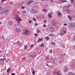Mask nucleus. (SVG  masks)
<instances>
[{"label":"nucleus","mask_w":75,"mask_h":75,"mask_svg":"<svg viewBox=\"0 0 75 75\" xmlns=\"http://www.w3.org/2000/svg\"><path fill=\"white\" fill-rule=\"evenodd\" d=\"M68 26L70 28H74L75 27V23H68Z\"/></svg>","instance_id":"1"},{"label":"nucleus","mask_w":75,"mask_h":75,"mask_svg":"<svg viewBox=\"0 0 75 75\" xmlns=\"http://www.w3.org/2000/svg\"><path fill=\"white\" fill-rule=\"evenodd\" d=\"M33 54H30L29 55V57L30 58H34L36 56V52L33 53Z\"/></svg>","instance_id":"2"},{"label":"nucleus","mask_w":75,"mask_h":75,"mask_svg":"<svg viewBox=\"0 0 75 75\" xmlns=\"http://www.w3.org/2000/svg\"><path fill=\"white\" fill-rule=\"evenodd\" d=\"M17 23H20V21H23V20L21 19V18H20L18 16V15L17 16V17L16 19Z\"/></svg>","instance_id":"3"},{"label":"nucleus","mask_w":75,"mask_h":75,"mask_svg":"<svg viewBox=\"0 0 75 75\" xmlns=\"http://www.w3.org/2000/svg\"><path fill=\"white\" fill-rule=\"evenodd\" d=\"M30 13L33 14H35V13H38V11L35 10L33 9H32L30 10Z\"/></svg>","instance_id":"4"},{"label":"nucleus","mask_w":75,"mask_h":75,"mask_svg":"<svg viewBox=\"0 0 75 75\" xmlns=\"http://www.w3.org/2000/svg\"><path fill=\"white\" fill-rule=\"evenodd\" d=\"M25 32L23 33V35H28L30 33V32L28 30H25Z\"/></svg>","instance_id":"5"},{"label":"nucleus","mask_w":75,"mask_h":75,"mask_svg":"<svg viewBox=\"0 0 75 75\" xmlns=\"http://www.w3.org/2000/svg\"><path fill=\"white\" fill-rule=\"evenodd\" d=\"M66 31L64 30V31H62L61 32H60L59 33V34H60V35H61L62 36V35H63L64 34H66Z\"/></svg>","instance_id":"6"},{"label":"nucleus","mask_w":75,"mask_h":75,"mask_svg":"<svg viewBox=\"0 0 75 75\" xmlns=\"http://www.w3.org/2000/svg\"><path fill=\"white\" fill-rule=\"evenodd\" d=\"M68 70H69V69H68V67H66L64 68V72L65 73L67 72Z\"/></svg>","instance_id":"7"},{"label":"nucleus","mask_w":75,"mask_h":75,"mask_svg":"<svg viewBox=\"0 0 75 75\" xmlns=\"http://www.w3.org/2000/svg\"><path fill=\"white\" fill-rule=\"evenodd\" d=\"M16 32H18V33H20L21 30V29L19 28H17L16 29Z\"/></svg>","instance_id":"8"},{"label":"nucleus","mask_w":75,"mask_h":75,"mask_svg":"<svg viewBox=\"0 0 75 75\" xmlns=\"http://www.w3.org/2000/svg\"><path fill=\"white\" fill-rule=\"evenodd\" d=\"M54 28H50L49 29V30L50 31H51V32H52V31H54Z\"/></svg>","instance_id":"9"},{"label":"nucleus","mask_w":75,"mask_h":75,"mask_svg":"<svg viewBox=\"0 0 75 75\" xmlns=\"http://www.w3.org/2000/svg\"><path fill=\"white\" fill-rule=\"evenodd\" d=\"M33 2V1H30L28 2L27 4L28 5H30V3H32Z\"/></svg>","instance_id":"10"},{"label":"nucleus","mask_w":75,"mask_h":75,"mask_svg":"<svg viewBox=\"0 0 75 75\" xmlns=\"http://www.w3.org/2000/svg\"><path fill=\"white\" fill-rule=\"evenodd\" d=\"M4 11H5V13H8V11H9V9H5L4 10Z\"/></svg>","instance_id":"11"},{"label":"nucleus","mask_w":75,"mask_h":75,"mask_svg":"<svg viewBox=\"0 0 75 75\" xmlns=\"http://www.w3.org/2000/svg\"><path fill=\"white\" fill-rule=\"evenodd\" d=\"M8 23L9 25H11L13 24V22L11 21H9L8 22Z\"/></svg>","instance_id":"12"},{"label":"nucleus","mask_w":75,"mask_h":75,"mask_svg":"<svg viewBox=\"0 0 75 75\" xmlns=\"http://www.w3.org/2000/svg\"><path fill=\"white\" fill-rule=\"evenodd\" d=\"M5 59H6V58H4V59L1 58V59H0V61H1V62L2 61H5Z\"/></svg>","instance_id":"13"},{"label":"nucleus","mask_w":75,"mask_h":75,"mask_svg":"<svg viewBox=\"0 0 75 75\" xmlns=\"http://www.w3.org/2000/svg\"><path fill=\"white\" fill-rule=\"evenodd\" d=\"M0 13L1 14H4V13H5V12L4 11V10H3Z\"/></svg>","instance_id":"14"},{"label":"nucleus","mask_w":75,"mask_h":75,"mask_svg":"<svg viewBox=\"0 0 75 75\" xmlns=\"http://www.w3.org/2000/svg\"><path fill=\"white\" fill-rule=\"evenodd\" d=\"M48 16L49 18H51V16H52V15H51V14H49L48 15Z\"/></svg>","instance_id":"15"},{"label":"nucleus","mask_w":75,"mask_h":75,"mask_svg":"<svg viewBox=\"0 0 75 75\" xmlns=\"http://www.w3.org/2000/svg\"><path fill=\"white\" fill-rule=\"evenodd\" d=\"M52 24L53 26H55V25H56V23H55V22H53L52 23Z\"/></svg>","instance_id":"16"},{"label":"nucleus","mask_w":75,"mask_h":75,"mask_svg":"<svg viewBox=\"0 0 75 75\" xmlns=\"http://www.w3.org/2000/svg\"><path fill=\"white\" fill-rule=\"evenodd\" d=\"M68 17L69 18V20H72V17H71V16H68Z\"/></svg>","instance_id":"17"},{"label":"nucleus","mask_w":75,"mask_h":75,"mask_svg":"<svg viewBox=\"0 0 75 75\" xmlns=\"http://www.w3.org/2000/svg\"><path fill=\"white\" fill-rule=\"evenodd\" d=\"M61 12H59L58 13V16L59 17H60L61 16Z\"/></svg>","instance_id":"18"},{"label":"nucleus","mask_w":75,"mask_h":75,"mask_svg":"<svg viewBox=\"0 0 75 75\" xmlns=\"http://www.w3.org/2000/svg\"><path fill=\"white\" fill-rule=\"evenodd\" d=\"M40 32V30L39 29L37 30V33H39Z\"/></svg>","instance_id":"19"},{"label":"nucleus","mask_w":75,"mask_h":75,"mask_svg":"<svg viewBox=\"0 0 75 75\" xmlns=\"http://www.w3.org/2000/svg\"><path fill=\"white\" fill-rule=\"evenodd\" d=\"M42 41V38H39V40H38V42H40V41Z\"/></svg>","instance_id":"20"},{"label":"nucleus","mask_w":75,"mask_h":75,"mask_svg":"<svg viewBox=\"0 0 75 75\" xmlns=\"http://www.w3.org/2000/svg\"><path fill=\"white\" fill-rule=\"evenodd\" d=\"M51 44H52V45H55V42H51Z\"/></svg>","instance_id":"21"},{"label":"nucleus","mask_w":75,"mask_h":75,"mask_svg":"<svg viewBox=\"0 0 75 75\" xmlns=\"http://www.w3.org/2000/svg\"><path fill=\"white\" fill-rule=\"evenodd\" d=\"M42 11H44V12H46L47 11V10L45 9H42Z\"/></svg>","instance_id":"22"},{"label":"nucleus","mask_w":75,"mask_h":75,"mask_svg":"<svg viewBox=\"0 0 75 75\" xmlns=\"http://www.w3.org/2000/svg\"><path fill=\"white\" fill-rule=\"evenodd\" d=\"M65 2H67V1H66L65 0H63L62 1V3H65Z\"/></svg>","instance_id":"23"},{"label":"nucleus","mask_w":75,"mask_h":75,"mask_svg":"<svg viewBox=\"0 0 75 75\" xmlns=\"http://www.w3.org/2000/svg\"><path fill=\"white\" fill-rule=\"evenodd\" d=\"M45 38L46 40H47V41L49 40V38L48 37H46Z\"/></svg>","instance_id":"24"},{"label":"nucleus","mask_w":75,"mask_h":75,"mask_svg":"<svg viewBox=\"0 0 75 75\" xmlns=\"http://www.w3.org/2000/svg\"><path fill=\"white\" fill-rule=\"evenodd\" d=\"M10 71V69H8L7 70V73H8V72H9Z\"/></svg>","instance_id":"25"},{"label":"nucleus","mask_w":75,"mask_h":75,"mask_svg":"<svg viewBox=\"0 0 75 75\" xmlns=\"http://www.w3.org/2000/svg\"><path fill=\"white\" fill-rule=\"evenodd\" d=\"M32 74H33V75H35V71H33V72H32Z\"/></svg>","instance_id":"26"},{"label":"nucleus","mask_w":75,"mask_h":75,"mask_svg":"<svg viewBox=\"0 0 75 75\" xmlns=\"http://www.w3.org/2000/svg\"><path fill=\"white\" fill-rule=\"evenodd\" d=\"M69 75H75V74H74L72 72H71L70 73Z\"/></svg>","instance_id":"27"},{"label":"nucleus","mask_w":75,"mask_h":75,"mask_svg":"<svg viewBox=\"0 0 75 75\" xmlns=\"http://www.w3.org/2000/svg\"><path fill=\"white\" fill-rule=\"evenodd\" d=\"M24 49H25L27 48V45H24Z\"/></svg>","instance_id":"28"},{"label":"nucleus","mask_w":75,"mask_h":75,"mask_svg":"<svg viewBox=\"0 0 75 75\" xmlns=\"http://www.w3.org/2000/svg\"><path fill=\"white\" fill-rule=\"evenodd\" d=\"M25 8V6H22L21 7L22 9H24Z\"/></svg>","instance_id":"29"},{"label":"nucleus","mask_w":75,"mask_h":75,"mask_svg":"<svg viewBox=\"0 0 75 75\" xmlns=\"http://www.w3.org/2000/svg\"><path fill=\"white\" fill-rule=\"evenodd\" d=\"M44 46V45L43 44H41L40 46L41 47H42Z\"/></svg>","instance_id":"30"},{"label":"nucleus","mask_w":75,"mask_h":75,"mask_svg":"<svg viewBox=\"0 0 75 75\" xmlns=\"http://www.w3.org/2000/svg\"><path fill=\"white\" fill-rule=\"evenodd\" d=\"M46 58L47 59H49V57L48 56H47L46 57Z\"/></svg>","instance_id":"31"},{"label":"nucleus","mask_w":75,"mask_h":75,"mask_svg":"<svg viewBox=\"0 0 75 75\" xmlns=\"http://www.w3.org/2000/svg\"><path fill=\"white\" fill-rule=\"evenodd\" d=\"M73 48L74 49V50L75 49V45H74L73 46Z\"/></svg>","instance_id":"32"},{"label":"nucleus","mask_w":75,"mask_h":75,"mask_svg":"<svg viewBox=\"0 0 75 75\" xmlns=\"http://www.w3.org/2000/svg\"><path fill=\"white\" fill-rule=\"evenodd\" d=\"M17 43L18 44V45H20V42H17Z\"/></svg>","instance_id":"33"},{"label":"nucleus","mask_w":75,"mask_h":75,"mask_svg":"<svg viewBox=\"0 0 75 75\" xmlns=\"http://www.w3.org/2000/svg\"><path fill=\"white\" fill-rule=\"evenodd\" d=\"M62 48H65V45H63L62 46Z\"/></svg>","instance_id":"34"},{"label":"nucleus","mask_w":75,"mask_h":75,"mask_svg":"<svg viewBox=\"0 0 75 75\" xmlns=\"http://www.w3.org/2000/svg\"><path fill=\"white\" fill-rule=\"evenodd\" d=\"M49 35V36H53V35L52 34H50Z\"/></svg>","instance_id":"35"},{"label":"nucleus","mask_w":75,"mask_h":75,"mask_svg":"<svg viewBox=\"0 0 75 75\" xmlns=\"http://www.w3.org/2000/svg\"><path fill=\"white\" fill-rule=\"evenodd\" d=\"M57 75H62V74H59V72H58L57 73Z\"/></svg>","instance_id":"36"},{"label":"nucleus","mask_w":75,"mask_h":75,"mask_svg":"<svg viewBox=\"0 0 75 75\" xmlns=\"http://www.w3.org/2000/svg\"><path fill=\"white\" fill-rule=\"evenodd\" d=\"M26 13V11H23V13Z\"/></svg>","instance_id":"37"},{"label":"nucleus","mask_w":75,"mask_h":75,"mask_svg":"<svg viewBox=\"0 0 75 75\" xmlns=\"http://www.w3.org/2000/svg\"><path fill=\"white\" fill-rule=\"evenodd\" d=\"M33 20L34 21H36V19L35 18H33Z\"/></svg>","instance_id":"38"},{"label":"nucleus","mask_w":75,"mask_h":75,"mask_svg":"<svg viewBox=\"0 0 75 75\" xmlns=\"http://www.w3.org/2000/svg\"><path fill=\"white\" fill-rule=\"evenodd\" d=\"M59 64H61L62 63V61H60V62H59Z\"/></svg>","instance_id":"39"},{"label":"nucleus","mask_w":75,"mask_h":75,"mask_svg":"<svg viewBox=\"0 0 75 75\" xmlns=\"http://www.w3.org/2000/svg\"><path fill=\"white\" fill-rule=\"evenodd\" d=\"M46 22H47V21L46 20H45L44 21V23H46Z\"/></svg>","instance_id":"40"},{"label":"nucleus","mask_w":75,"mask_h":75,"mask_svg":"<svg viewBox=\"0 0 75 75\" xmlns=\"http://www.w3.org/2000/svg\"><path fill=\"white\" fill-rule=\"evenodd\" d=\"M43 27H47V26L46 25V24H44L43 25Z\"/></svg>","instance_id":"41"},{"label":"nucleus","mask_w":75,"mask_h":75,"mask_svg":"<svg viewBox=\"0 0 75 75\" xmlns=\"http://www.w3.org/2000/svg\"><path fill=\"white\" fill-rule=\"evenodd\" d=\"M49 52L50 53H52V50H51Z\"/></svg>","instance_id":"42"},{"label":"nucleus","mask_w":75,"mask_h":75,"mask_svg":"<svg viewBox=\"0 0 75 75\" xmlns=\"http://www.w3.org/2000/svg\"><path fill=\"white\" fill-rule=\"evenodd\" d=\"M5 0H1V3H3V2H4V1Z\"/></svg>","instance_id":"43"},{"label":"nucleus","mask_w":75,"mask_h":75,"mask_svg":"<svg viewBox=\"0 0 75 75\" xmlns=\"http://www.w3.org/2000/svg\"><path fill=\"white\" fill-rule=\"evenodd\" d=\"M64 25H65V26H66V25H67V24L64 23Z\"/></svg>","instance_id":"44"},{"label":"nucleus","mask_w":75,"mask_h":75,"mask_svg":"<svg viewBox=\"0 0 75 75\" xmlns=\"http://www.w3.org/2000/svg\"><path fill=\"white\" fill-rule=\"evenodd\" d=\"M35 36H36V37H37V36H38V34L37 33H35Z\"/></svg>","instance_id":"45"},{"label":"nucleus","mask_w":75,"mask_h":75,"mask_svg":"<svg viewBox=\"0 0 75 75\" xmlns=\"http://www.w3.org/2000/svg\"><path fill=\"white\" fill-rule=\"evenodd\" d=\"M11 75H16V74H14V73H12L11 74Z\"/></svg>","instance_id":"46"},{"label":"nucleus","mask_w":75,"mask_h":75,"mask_svg":"<svg viewBox=\"0 0 75 75\" xmlns=\"http://www.w3.org/2000/svg\"><path fill=\"white\" fill-rule=\"evenodd\" d=\"M33 47V45H31L30 46V47L32 48Z\"/></svg>","instance_id":"47"},{"label":"nucleus","mask_w":75,"mask_h":75,"mask_svg":"<svg viewBox=\"0 0 75 75\" xmlns=\"http://www.w3.org/2000/svg\"><path fill=\"white\" fill-rule=\"evenodd\" d=\"M35 25H38V24L37 23H36L35 24Z\"/></svg>","instance_id":"48"},{"label":"nucleus","mask_w":75,"mask_h":75,"mask_svg":"<svg viewBox=\"0 0 75 75\" xmlns=\"http://www.w3.org/2000/svg\"><path fill=\"white\" fill-rule=\"evenodd\" d=\"M31 22H32V21H29V23H31Z\"/></svg>","instance_id":"49"},{"label":"nucleus","mask_w":75,"mask_h":75,"mask_svg":"<svg viewBox=\"0 0 75 75\" xmlns=\"http://www.w3.org/2000/svg\"><path fill=\"white\" fill-rule=\"evenodd\" d=\"M2 38V39H3V40H4V37H3V36Z\"/></svg>","instance_id":"50"},{"label":"nucleus","mask_w":75,"mask_h":75,"mask_svg":"<svg viewBox=\"0 0 75 75\" xmlns=\"http://www.w3.org/2000/svg\"><path fill=\"white\" fill-rule=\"evenodd\" d=\"M71 1L72 3H73V2H74L73 0H71Z\"/></svg>","instance_id":"51"},{"label":"nucleus","mask_w":75,"mask_h":75,"mask_svg":"<svg viewBox=\"0 0 75 75\" xmlns=\"http://www.w3.org/2000/svg\"><path fill=\"white\" fill-rule=\"evenodd\" d=\"M0 10H2V8L0 6Z\"/></svg>","instance_id":"52"},{"label":"nucleus","mask_w":75,"mask_h":75,"mask_svg":"<svg viewBox=\"0 0 75 75\" xmlns=\"http://www.w3.org/2000/svg\"><path fill=\"white\" fill-rule=\"evenodd\" d=\"M63 55H64V56H65V53H64L63 54Z\"/></svg>","instance_id":"53"},{"label":"nucleus","mask_w":75,"mask_h":75,"mask_svg":"<svg viewBox=\"0 0 75 75\" xmlns=\"http://www.w3.org/2000/svg\"><path fill=\"white\" fill-rule=\"evenodd\" d=\"M13 4V3H10V4Z\"/></svg>","instance_id":"54"},{"label":"nucleus","mask_w":75,"mask_h":75,"mask_svg":"<svg viewBox=\"0 0 75 75\" xmlns=\"http://www.w3.org/2000/svg\"><path fill=\"white\" fill-rule=\"evenodd\" d=\"M2 23V22H1L0 23V25Z\"/></svg>","instance_id":"55"},{"label":"nucleus","mask_w":75,"mask_h":75,"mask_svg":"<svg viewBox=\"0 0 75 75\" xmlns=\"http://www.w3.org/2000/svg\"><path fill=\"white\" fill-rule=\"evenodd\" d=\"M46 65H47V66H49V65H48V64H46Z\"/></svg>","instance_id":"56"},{"label":"nucleus","mask_w":75,"mask_h":75,"mask_svg":"<svg viewBox=\"0 0 75 75\" xmlns=\"http://www.w3.org/2000/svg\"><path fill=\"white\" fill-rule=\"evenodd\" d=\"M73 17H74V18H75V16H73Z\"/></svg>","instance_id":"57"},{"label":"nucleus","mask_w":75,"mask_h":75,"mask_svg":"<svg viewBox=\"0 0 75 75\" xmlns=\"http://www.w3.org/2000/svg\"><path fill=\"white\" fill-rule=\"evenodd\" d=\"M36 18H39V17H36Z\"/></svg>","instance_id":"58"},{"label":"nucleus","mask_w":75,"mask_h":75,"mask_svg":"<svg viewBox=\"0 0 75 75\" xmlns=\"http://www.w3.org/2000/svg\"><path fill=\"white\" fill-rule=\"evenodd\" d=\"M55 74H57V72H55Z\"/></svg>","instance_id":"59"},{"label":"nucleus","mask_w":75,"mask_h":75,"mask_svg":"<svg viewBox=\"0 0 75 75\" xmlns=\"http://www.w3.org/2000/svg\"><path fill=\"white\" fill-rule=\"evenodd\" d=\"M52 13H53V12H51V14H52Z\"/></svg>","instance_id":"60"},{"label":"nucleus","mask_w":75,"mask_h":75,"mask_svg":"<svg viewBox=\"0 0 75 75\" xmlns=\"http://www.w3.org/2000/svg\"><path fill=\"white\" fill-rule=\"evenodd\" d=\"M74 61H75V59H74Z\"/></svg>","instance_id":"61"},{"label":"nucleus","mask_w":75,"mask_h":75,"mask_svg":"<svg viewBox=\"0 0 75 75\" xmlns=\"http://www.w3.org/2000/svg\"><path fill=\"white\" fill-rule=\"evenodd\" d=\"M67 12H68V11H68V10H67Z\"/></svg>","instance_id":"62"},{"label":"nucleus","mask_w":75,"mask_h":75,"mask_svg":"<svg viewBox=\"0 0 75 75\" xmlns=\"http://www.w3.org/2000/svg\"><path fill=\"white\" fill-rule=\"evenodd\" d=\"M42 1H45V0H42Z\"/></svg>","instance_id":"63"},{"label":"nucleus","mask_w":75,"mask_h":75,"mask_svg":"<svg viewBox=\"0 0 75 75\" xmlns=\"http://www.w3.org/2000/svg\"><path fill=\"white\" fill-rule=\"evenodd\" d=\"M62 61H64V60H63V59H62Z\"/></svg>","instance_id":"64"}]
</instances>
